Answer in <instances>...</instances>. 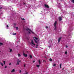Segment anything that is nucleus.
I'll use <instances>...</instances> for the list:
<instances>
[{
  "instance_id": "dca6fc26",
  "label": "nucleus",
  "mask_w": 74,
  "mask_h": 74,
  "mask_svg": "<svg viewBox=\"0 0 74 74\" xmlns=\"http://www.w3.org/2000/svg\"><path fill=\"white\" fill-rule=\"evenodd\" d=\"M60 69L62 67V64H60Z\"/></svg>"
},
{
  "instance_id": "c9c22d12",
  "label": "nucleus",
  "mask_w": 74,
  "mask_h": 74,
  "mask_svg": "<svg viewBox=\"0 0 74 74\" xmlns=\"http://www.w3.org/2000/svg\"><path fill=\"white\" fill-rule=\"evenodd\" d=\"M35 62V61L34 60V61H33V63H34Z\"/></svg>"
},
{
  "instance_id": "6e6552de",
  "label": "nucleus",
  "mask_w": 74,
  "mask_h": 74,
  "mask_svg": "<svg viewBox=\"0 0 74 74\" xmlns=\"http://www.w3.org/2000/svg\"><path fill=\"white\" fill-rule=\"evenodd\" d=\"M11 73H13V72H15V69H13L11 71Z\"/></svg>"
},
{
  "instance_id": "b1692460",
  "label": "nucleus",
  "mask_w": 74,
  "mask_h": 74,
  "mask_svg": "<svg viewBox=\"0 0 74 74\" xmlns=\"http://www.w3.org/2000/svg\"><path fill=\"white\" fill-rule=\"evenodd\" d=\"M18 27H16V30H18Z\"/></svg>"
},
{
  "instance_id": "a211bd4d",
  "label": "nucleus",
  "mask_w": 74,
  "mask_h": 74,
  "mask_svg": "<svg viewBox=\"0 0 74 74\" xmlns=\"http://www.w3.org/2000/svg\"><path fill=\"white\" fill-rule=\"evenodd\" d=\"M3 64H5V61H3Z\"/></svg>"
},
{
  "instance_id": "4468645a",
  "label": "nucleus",
  "mask_w": 74,
  "mask_h": 74,
  "mask_svg": "<svg viewBox=\"0 0 74 74\" xmlns=\"http://www.w3.org/2000/svg\"><path fill=\"white\" fill-rule=\"evenodd\" d=\"M54 27H55V28L54 29V30H56V26H54Z\"/></svg>"
},
{
  "instance_id": "a19ab883",
  "label": "nucleus",
  "mask_w": 74,
  "mask_h": 74,
  "mask_svg": "<svg viewBox=\"0 0 74 74\" xmlns=\"http://www.w3.org/2000/svg\"><path fill=\"white\" fill-rule=\"evenodd\" d=\"M28 74V73L26 72V74Z\"/></svg>"
},
{
  "instance_id": "c03bdc74",
  "label": "nucleus",
  "mask_w": 74,
  "mask_h": 74,
  "mask_svg": "<svg viewBox=\"0 0 74 74\" xmlns=\"http://www.w3.org/2000/svg\"><path fill=\"white\" fill-rule=\"evenodd\" d=\"M38 45H36V46H37V47L38 46Z\"/></svg>"
},
{
  "instance_id": "0eeeda50",
  "label": "nucleus",
  "mask_w": 74,
  "mask_h": 74,
  "mask_svg": "<svg viewBox=\"0 0 74 74\" xmlns=\"http://www.w3.org/2000/svg\"><path fill=\"white\" fill-rule=\"evenodd\" d=\"M27 31V30H29V31H31V32H32V33H33V32H32V30H31V29H29V28H27V29H26Z\"/></svg>"
},
{
  "instance_id": "7ed1b4c3",
  "label": "nucleus",
  "mask_w": 74,
  "mask_h": 74,
  "mask_svg": "<svg viewBox=\"0 0 74 74\" xmlns=\"http://www.w3.org/2000/svg\"><path fill=\"white\" fill-rule=\"evenodd\" d=\"M56 24H57V22L56 21H55L54 23V26H56Z\"/></svg>"
},
{
  "instance_id": "f257e3e1",
  "label": "nucleus",
  "mask_w": 74,
  "mask_h": 74,
  "mask_svg": "<svg viewBox=\"0 0 74 74\" xmlns=\"http://www.w3.org/2000/svg\"><path fill=\"white\" fill-rule=\"evenodd\" d=\"M45 6L46 8H49V7L48 5L45 4L44 5Z\"/></svg>"
},
{
  "instance_id": "f03ea898",
  "label": "nucleus",
  "mask_w": 74,
  "mask_h": 74,
  "mask_svg": "<svg viewBox=\"0 0 74 74\" xmlns=\"http://www.w3.org/2000/svg\"><path fill=\"white\" fill-rule=\"evenodd\" d=\"M59 19L60 21H61L62 20V17L60 16L59 18Z\"/></svg>"
},
{
  "instance_id": "37998d69",
  "label": "nucleus",
  "mask_w": 74,
  "mask_h": 74,
  "mask_svg": "<svg viewBox=\"0 0 74 74\" xmlns=\"http://www.w3.org/2000/svg\"><path fill=\"white\" fill-rule=\"evenodd\" d=\"M21 61L20 60V61H19V62H21Z\"/></svg>"
},
{
  "instance_id": "bb28decb",
  "label": "nucleus",
  "mask_w": 74,
  "mask_h": 74,
  "mask_svg": "<svg viewBox=\"0 0 74 74\" xmlns=\"http://www.w3.org/2000/svg\"><path fill=\"white\" fill-rule=\"evenodd\" d=\"M1 66H3V64L1 63Z\"/></svg>"
},
{
  "instance_id": "aec40b11",
  "label": "nucleus",
  "mask_w": 74,
  "mask_h": 74,
  "mask_svg": "<svg viewBox=\"0 0 74 74\" xmlns=\"http://www.w3.org/2000/svg\"><path fill=\"white\" fill-rule=\"evenodd\" d=\"M72 1L73 2V3L74 4V0H72Z\"/></svg>"
},
{
  "instance_id": "4c0bfd02",
  "label": "nucleus",
  "mask_w": 74,
  "mask_h": 74,
  "mask_svg": "<svg viewBox=\"0 0 74 74\" xmlns=\"http://www.w3.org/2000/svg\"><path fill=\"white\" fill-rule=\"evenodd\" d=\"M46 29H47V28H48V27H47V26H46Z\"/></svg>"
},
{
  "instance_id": "c85d7f7f",
  "label": "nucleus",
  "mask_w": 74,
  "mask_h": 74,
  "mask_svg": "<svg viewBox=\"0 0 74 74\" xmlns=\"http://www.w3.org/2000/svg\"><path fill=\"white\" fill-rule=\"evenodd\" d=\"M0 45H3V43H2L0 42Z\"/></svg>"
},
{
  "instance_id": "a878e982",
  "label": "nucleus",
  "mask_w": 74,
  "mask_h": 74,
  "mask_svg": "<svg viewBox=\"0 0 74 74\" xmlns=\"http://www.w3.org/2000/svg\"><path fill=\"white\" fill-rule=\"evenodd\" d=\"M7 66H5V69H7Z\"/></svg>"
},
{
  "instance_id": "9b49d317",
  "label": "nucleus",
  "mask_w": 74,
  "mask_h": 74,
  "mask_svg": "<svg viewBox=\"0 0 74 74\" xmlns=\"http://www.w3.org/2000/svg\"><path fill=\"white\" fill-rule=\"evenodd\" d=\"M38 62H39V64H41V61H40V60H39Z\"/></svg>"
},
{
  "instance_id": "f704fd0d",
  "label": "nucleus",
  "mask_w": 74,
  "mask_h": 74,
  "mask_svg": "<svg viewBox=\"0 0 74 74\" xmlns=\"http://www.w3.org/2000/svg\"><path fill=\"white\" fill-rule=\"evenodd\" d=\"M66 48H67V47H68V46H66Z\"/></svg>"
},
{
  "instance_id": "423d86ee",
  "label": "nucleus",
  "mask_w": 74,
  "mask_h": 74,
  "mask_svg": "<svg viewBox=\"0 0 74 74\" xmlns=\"http://www.w3.org/2000/svg\"><path fill=\"white\" fill-rule=\"evenodd\" d=\"M23 55L24 56H25V57H27V54H25V53H23Z\"/></svg>"
},
{
  "instance_id": "72a5a7b5",
  "label": "nucleus",
  "mask_w": 74,
  "mask_h": 74,
  "mask_svg": "<svg viewBox=\"0 0 74 74\" xmlns=\"http://www.w3.org/2000/svg\"><path fill=\"white\" fill-rule=\"evenodd\" d=\"M14 26H16V24H15V23H14Z\"/></svg>"
},
{
  "instance_id": "ea45409f",
  "label": "nucleus",
  "mask_w": 74,
  "mask_h": 74,
  "mask_svg": "<svg viewBox=\"0 0 74 74\" xmlns=\"http://www.w3.org/2000/svg\"><path fill=\"white\" fill-rule=\"evenodd\" d=\"M11 63H10L9 64V65H11Z\"/></svg>"
},
{
  "instance_id": "6ab92c4d",
  "label": "nucleus",
  "mask_w": 74,
  "mask_h": 74,
  "mask_svg": "<svg viewBox=\"0 0 74 74\" xmlns=\"http://www.w3.org/2000/svg\"><path fill=\"white\" fill-rule=\"evenodd\" d=\"M10 52H12V49H10Z\"/></svg>"
},
{
  "instance_id": "a18cd8bd",
  "label": "nucleus",
  "mask_w": 74,
  "mask_h": 74,
  "mask_svg": "<svg viewBox=\"0 0 74 74\" xmlns=\"http://www.w3.org/2000/svg\"><path fill=\"white\" fill-rule=\"evenodd\" d=\"M36 48H38V47H36Z\"/></svg>"
},
{
  "instance_id": "f8f14e48",
  "label": "nucleus",
  "mask_w": 74,
  "mask_h": 74,
  "mask_svg": "<svg viewBox=\"0 0 74 74\" xmlns=\"http://www.w3.org/2000/svg\"><path fill=\"white\" fill-rule=\"evenodd\" d=\"M36 67H38H38H40V65H36Z\"/></svg>"
},
{
  "instance_id": "20e7f679",
  "label": "nucleus",
  "mask_w": 74,
  "mask_h": 74,
  "mask_svg": "<svg viewBox=\"0 0 74 74\" xmlns=\"http://www.w3.org/2000/svg\"><path fill=\"white\" fill-rule=\"evenodd\" d=\"M61 39H62L61 37H60L59 38L58 40V42H59L60 41V40H61Z\"/></svg>"
},
{
  "instance_id": "9d476101",
  "label": "nucleus",
  "mask_w": 74,
  "mask_h": 74,
  "mask_svg": "<svg viewBox=\"0 0 74 74\" xmlns=\"http://www.w3.org/2000/svg\"><path fill=\"white\" fill-rule=\"evenodd\" d=\"M29 58H30V59H32V56L31 55H29Z\"/></svg>"
},
{
  "instance_id": "4be33fe9",
  "label": "nucleus",
  "mask_w": 74,
  "mask_h": 74,
  "mask_svg": "<svg viewBox=\"0 0 74 74\" xmlns=\"http://www.w3.org/2000/svg\"><path fill=\"white\" fill-rule=\"evenodd\" d=\"M17 62H19V59L17 58Z\"/></svg>"
},
{
  "instance_id": "39448f33",
  "label": "nucleus",
  "mask_w": 74,
  "mask_h": 74,
  "mask_svg": "<svg viewBox=\"0 0 74 74\" xmlns=\"http://www.w3.org/2000/svg\"><path fill=\"white\" fill-rule=\"evenodd\" d=\"M31 43L32 44H33V45H34V46H35V45H36L34 44V42H33V40H32L31 41Z\"/></svg>"
},
{
  "instance_id": "8fccbe9b",
  "label": "nucleus",
  "mask_w": 74,
  "mask_h": 74,
  "mask_svg": "<svg viewBox=\"0 0 74 74\" xmlns=\"http://www.w3.org/2000/svg\"><path fill=\"white\" fill-rule=\"evenodd\" d=\"M60 74L59 73V74Z\"/></svg>"
},
{
  "instance_id": "58836bf2",
  "label": "nucleus",
  "mask_w": 74,
  "mask_h": 74,
  "mask_svg": "<svg viewBox=\"0 0 74 74\" xmlns=\"http://www.w3.org/2000/svg\"><path fill=\"white\" fill-rule=\"evenodd\" d=\"M29 34H31L30 32L29 31Z\"/></svg>"
},
{
  "instance_id": "cd10ccee",
  "label": "nucleus",
  "mask_w": 74,
  "mask_h": 74,
  "mask_svg": "<svg viewBox=\"0 0 74 74\" xmlns=\"http://www.w3.org/2000/svg\"><path fill=\"white\" fill-rule=\"evenodd\" d=\"M16 33H15L14 34H13V35H16Z\"/></svg>"
},
{
  "instance_id": "de8ad7c7",
  "label": "nucleus",
  "mask_w": 74,
  "mask_h": 74,
  "mask_svg": "<svg viewBox=\"0 0 74 74\" xmlns=\"http://www.w3.org/2000/svg\"><path fill=\"white\" fill-rule=\"evenodd\" d=\"M45 61V60H44L43 61Z\"/></svg>"
},
{
  "instance_id": "412c9836",
  "label": "nucleus",
  "mask_w": 74,
  "mask_h": 74,
  "mask_svg": "<svg viewBox=\"0 0 74 74\" xmlns=\"http://www.w3.org/2000/svg\"><path fill=\"white\" fill-rule=\"evenodd\" d=\"M35 39H36V40H38V38H36V37H35Z\"/></svg>"
},
{
  "instance_id": "5701e85b",
  "label": "nucleus",
  "mask_w": 74,
  "mask_h": 74,
  "mask_svg": "<svg viewBox=\"0 0 74 74\" xmlns=\"http://www.w3.org/2000/svg\"><path fill=\"white\" fill-rule=\"evenodd\" d=\"M56 66V65L55 64H54L53 65V66Z\"/></svg>"
},
{
  "instance_id": "393cba45",
  "label": "nucleus",
  "mask_w": 74,
  "mask_h": 74,
  "mask_svg": "<svg viewBox=\"0 0 74 74\" xmlns=\"http://www.w3.org/2000/svg\"><path fill=\"white\" fill-rule=\"evenodd\" d=\"M65 54H67V51H66L65 53Z\"/></svg>"
},
{
  "instance_id": "2eb2a0df",
  "label": "nucleus",
  "mask_w": 74,
  "mask_h": 74,
  "mask_svg": "<svg viewBox=\"0 0 74 74\" xmlns=\"http://www.w3.org/2000/svg\"><path fill=\"white\" fill-rule=\"evenodd\" d=\"M49 60L50 61H51V62L52 61V58H50Z\"/></svg>"
},
{
  "instance_id": "49530a36",
  "label": "nucleus",
  "mask_w": 74,
  "mask_h": 74,
  "mask_svg": "<svg viewBox=\"0 0 74 74\" xmlns=\"http://www.w3.org/2000/svg\"><path fill=\"white\" fill-rule=\"evenodd\" d=\"M64 70V68H63V69H62V70Z\"/></svg>"
},
{
  "instance_id": "7c9ffc66",
  "label": "nucleus",
  "mask_w": 74,
  "mask_h": 74,
  "mask_svg": "<svg viewBox=\"0 0 74 74\" xmlns=\"http://www.w3.org/2000/svg\"><path fill=\"white\" fill-rule=\"evenodd\" d=\"M21 72H22V71H21V70H20V71H19V73H21Z\"/></svg>"
},
{
  "instance_id": "e433bc0d",
  "label": "nucleus",
  "mask_w": 74,
  "mask_h": 74,
  "mask_svg": "<svg viewBox=\"0 0 74 74\" xmlns=\"http://www.w3.org/2000/svg\"><path fill=\"white\" fill-rule=\"evenodd\" d=\"M23 4L26 5V4L25 3H23Z\"/></svg>"
},
{
  "instance_id": "ddd939ff",
  "label": "nucleus",
  "mask_w": 74,
  "mask_h": 74,
  "mask_svg": "<svg viewBox=\"0 0 74 74\" xmlns=\"http://www.w3.org/2000/svg\"><path fill=\"white\" fill-rule=\"evenodd\" d=\"M18 56L19 57H20V56H21V54H18Z\"/></svg>"
},
{
  "instance_id": "473e14b6",
  "label": "nucleus",
  "mask_w": 74,
  "mask_h": 74,
  "mask_svg": "<svg viewBox=\"0 0 74 74\" xmlns=\"http://www.w3.org/2000/svg\"><path fill=\"white\" fill-rule=\"evenodd\" d=\"M17 64L18 65H19V62H17Z\"/></svg>"
},
{
  "instance_id": "f3484780",
  "label": "nucleus",
  "mask_w": 74,
  "mask_h": 74,
  "mask_svg": "<svg viewBox=\"0 0 74 74\" xmlns=\"http://www.w3.org/2000/svg\"><path fill=\"white\" fill-rule=\"evenodd\" d=\"M21 19L22 20V21H24L25 20V19L24 18H21Z\"/></svg>"
},
{
  "instance_id": "1a4fd4ad",
  "label": "nucleus",
  "mask_w": 74,
  "mask_h": 74,
  "mask_svg": "<svg viewBox=\"0 0 74 74\" xmlns=\"http://www.w3.org/2000/svg\"><path fill=\"white\" fill-rule=\"evenodd\" d=\"M34 41H35L36 43V44H38V42H37V40H36L35 39H34Z\"/></svg>"
},
{
  "instance_id": "09e8293b",
  "label": "nucleus",
  "mask_w": 74,
  "mask_h": 74,
  "mask_svg": "<svg viewBox=\"0 0 74 74\" xmlns=\"http://www.w3.org/2000/svg\"><path fill=\"white\" fill-rule=\"evenodd\" d=\"M1 9V8H0V9Z\"/></svg>"
},
{
  "instance_id": "c756f323",
  "label": "nucleus",
  "mask_w": 74,
  "mask_h": 74,
  "mask_svg": "<svg viewBox=\"0 0 74 74\" xmlns=\"http://www.w3.org/2000/svg\"><path fill=\"white\" fill-rule=\"evenodd\" d=\"M24 66L25 67H26V64H25L24 65Z\"/></svg>"
},
{
  "instance_id": "79ce46f5",
  "label": "nucleus",
  "mask_w": 74,
  "mask_h": 74,
  "mask_svg": "<svg viewBox=\"0 0 74 74\" xmlns=\"http://www.w3.org/2000/svg\"><path fill=\"white\" fill-rule=\"evenodd\" d=\"M45 58H46V59H47V57H45Z\"/></svg>"
},
{
  "instance_id": "2f4dec72",
  "label": "nucleus",
  "mask_w": 74,
  "mask_h": 74,
  "mask_svg": "<svg viewBox=\"0 0 74 74\" xmlns=\"http://www.w3.org/2000/svg\"><path fill=\"white\" fill-rule=\"evenodd\" d=\"M9 26H8V25H7V27H8Z\"/></svg>"
}]
</instances>
